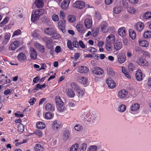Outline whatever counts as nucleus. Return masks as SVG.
Here are the masks:
<instances>
[{
    "instance_id": "obj_1",
    "label": "nucleus",
    "mask_w": 151,
    "mask_h": 151,
    "mask_svg": "<svg viewBox=\"0 0 151 151\" xmlns=\"http://www.w3.org/2000/svg\"><path fill=\"white\" fill-rule=\"evenodd\" d=\"M55 101L56 107L59 112H63L66 110V107L64 105V103L59 96L55 97Z\"/></svg>"
},
{
    "instance_id": "obj_2",
    "label": "nucleus",
    "mask_w": 151,
    "mask_h": 151,
    "mask_svg": "<svg viewBox=\"0 0 151 151\" xmlns=\"http://www.w3.org/2000/svg\"><path fill=\"white\" fill-rule=\"evenodd\" d=\"M44 11L43 9H38L33 11L31 15V20L32 22H35L38 20L40 16L42 14Z\"/></svg>"
},
{
    "instance_id": "obj_3",
    "label": "nucleus",
    "mask_w": 151,
    "mask_h": 151,
    "mask_svg": "<svg viewBox=\"0 0 151 151\" xmlns=\"http://www.w3.org/2000/svg\"><path fill=\"white\" fill-rule=\"evenodd\" d=\"M54 44L52 40L47 41L46 44V47L50 50V53L52 55H53L54 53Z\"/></svg>"
},
{
    "instance_id": "obj_4",
    "label": "nucleus",
    "mask_w": 151,
    "mask_h": 151,
    "mask_svg": "<svg viewBox=\"0 0 151 151\" xmlns=\"http://www.w3.org/2000/svg\"><path fill=\"white\" fill-rule=\"evenodd\" d=\"M137 63L140 66L147 67L149 65L148 61L143 58H141L137 59Z\"/></svg>"
},
{
    "instance_id": "obj_5",
    "label": "nucleus",
    "mask_w": 151,
    "mask_h": 151,
    "mask_svg": "<svg viewBox=\"0 0 151 151\" xmlns=\"http://www.w3.org/2000/svg\"><path fill=\"white\" fill-rule=\"evenodd\" d=\"M92 71L93 74L97 75H101L104 73V71L102 69L97 67L92 68Z\"/></svg>"
},
{
    "instance_id": "obj_6",
    "label": "nucleus",
    "mask_w": 151,
    "mask_h": 151,
    "mask_svg": "<svg viewBox=\"0 0 151 151\" xmlns=\"http://www.w3.org/2000/svg\"><path fill=\"white\" fill-rule=\"evenodd\" d=\"M85 6V3L83 1H76L73 4V6L74 8L79 9H82L84 8Z\"/></svg>"
},
{
    "instance_id": "obj_7",
    "label": "nucleus",
    "mask_w": 151,
    "mask_h": 151,
    "mask_svg": "<svg viewBox=\"0 0 151 151\" xmlns=\"http://www.w3.org/2000/svg\"><path fill=\"white\" fill-rule=\"evenodd\" d=\"M29 54L30 57L32 60H35L37 59V53L34 48L30 47Z\"/></svg>"
},
{
    "instance_id": "obj_8",
    "label": "nucleus",
    "mask_w": 151,
    "mask_h": 151,
    "mask_svg": "<svg viewBox=\"0 0 151 151\" xmlns=\"http://www.w3.org/2000/svg\"><path fill=\"white\" fill-rule=\"evenodd\" d=\"M108 24L106 21H103L100 25L101 31L104 33H106L108 31L107 27Z\"/></svg>"
},
{
    "instance_id": "obj_9",
    "label": "nucleus",
    "mask_w": 151,
    "mask_h": 151,
    "mask_svg": "<svg viewBox=\"0 0 151 151\" xmlns=\"http://www.w3.org/2000/svg\"><path fill=\"white\" fill-rule=\"evenodd\" d=\"M106 82L107 84L108 87L110 88L113 89L116 87V84L113 80L111 78H109L106 79Z\"/></svg>"
},
{
    "instance_id": "obj_10",
    "label": "nucleus",
    "mask_w": 151,
    "mask_h": 151,
    "mask_svg": "<svg viewBox=\"0 0 151 151\" xmlns=\"http://www.w3.org/2000/svg\"><path fill=\"white\" fill-rule=\"evenodd\" d=\"M128 94V91L125 89H122L119 91L118 93V97L121 99L125 98Z\"/></svg>"
},
{
    "instance_id": "obj_11",
    "label": "nucleus",
    "mask_w": 151,
    "mask_h": 151,
    "mask_svg": "<svg viewBox=\"0 0 151 151\" xmlns=\"http://www.w3.org/2000/svg\"><path fill=\"white\" fill-rule=\"evenodd\" d=\"M19 45V42L18 40H16L12 42L9 47V50H14L18 47Z\"/></svg>"
},
{
    "instance_id": "obj_12",
    "label": "nucleus",
    "mask_w": 151,
    "mask_h": 151,
    "mask_svg": "<svg viewBox=\"0 0 151 151\" xmlns=\"http://www.w3.org/2000/svg\"><path fill=\"white\" fill-rule=\"evenodd\" d=\"M84 25L87 29L91 28L93 25L92 18L91 17L86 18L84 21Z\"/></svg>"
},
{
    "instance_id": "obj_13",
    "label": "nucleus",
    "mask_w": 151,
    "mask_h": 151,
    "mask_svg": "<svg viewBox=\"0 0 151 151\" xmlns=\"http://www.w3.org/2000/svg\"><path fill=\"white\" fill-rule=\"evenodd\" d=\"M117 58L118 62L121 64L124 63L126 58L125 55L123 52L119 53L117 56Z\"/></svg>"
},
{
    "instance_id": "obj_14",
    "label": "nucleus",
    "mask_w": 151,
    "mask_h": 151,
    "mask_svg": "<svg viewBox=\"0 0 151 151\" xmlns=\"http://www.w3.org/2000/svg\"><path fill=\"white\" fill-rule=\"evenodd\" d=\"M17 59L20 62H22L26 60L27 57L24 53L21 52L18 55Z\"/></svg>"
},
{
    "instance_id": "obj_15",
    "label": "nucleus",
    "mask_w": 151,
    "mask_h": 151,
    "mask_svg": "<svg viewBox=\"0 0 151 151\" xmlns=\"http://www.w3.org/2000/svg\"><path fill=\"white\" fill-rule=\"evenodd\" d=\"M89 71V69L86 66H80L78 67V72L81 73L86 74Z\"/></svg>"
},
{
    "instance_id": "obj_16",
    "label": "nucleus",
    "mask_w": 151,
    "mask_h": 151,
    "mask_svg": "<svg viewBox=\"0 0 151 151\" xmlns=\"http://www.w3.org/2000/svg\"><path fill=\"white\" fill-rule=\"evenodd\" d=\"M135 29L138 32L141 31L144 28V24L141 22L137 23L134 26Z\"/></svg>"
},
{
    "instance_id": "obj_17",
    "label": "nucleus",
    "mask_w": 151,
    "mask_h": 151,
    "mask_svg": "<svg viewBox=\"0 0 151 151\" xmlns=\"http://www.w3.org/2000/svg\"><path fill=\"white\" fill-rule=\"evenodd\" d=\"M135 77L137 81H140L142 79V73L141 70L138 69L136 71Z\"/></svg>"
},
{
    "instance_id": "obj_18",
    "label": "nucleus",
    "mask_w": 151,
    "mask_h": 151,
    "mask_svg": "<svg viewBox=\"0 0 151 151\" xmlns=\"http://www.w3.org/2000/svg\"><path fill=\"white\" fill-rule=\"evenodd\" d=\"M10 37L11 34L10 33H5L4 37V39L2 41V44L4 45L6 44L9 42Z\"/></svg>"
},
{
    "instance_id": "obj_19",
    "label": "nucleus",
    "mask_w": 151,
    "mask_h": 151,
    "mask_svg": "<svg viewBox=\"0 0 151 151\" xmlns=\"http://www.w3.org/2000/svg\"><path fill=\"white\" fill-rule=\"evenodd\" d=\"M35 47L39 51L42 52H44L45 51L44 47L38 42H35L34 43Z\"/></svg>"
},
{
    "instance_id": "obj_20",
    "label": "nucleus",
    "mask_w": 151,
    "mask_h": 151,
    "mask_svg": "<svg viewBox=\"0 0 151 151\" xmlns=\"http://www.w3.org/2000/svg\"><path fill=\"white\" fill-rule=\"evenodd\" d=\"M70 2V0H64L61 4L62 9H66L68 7Z\"/></svg>"
},
{
    "instance_id": "obj_21",
    "label": "nucleus",
    "mask_w": 151,
    "mask_h": 151,
    "mask_svg": "<svg viewBox=\"0 0 151 151\" xmlns=\"http://www.w3.org/2000/svg\"><path fill=\"white\" fill-rule=\"evenodd\" d=\"M61 126V123L60 122L55 120L53 123L52 127L54 130H58L60 128Z\"/></svg>"
},
{
    "instance_id": "obj_22",
    "label": "nucleus",
    "mask_w": 151,
    "mask_h": 151,
    "mask_svg": "<svg viewBox=\"0 0 151 151\" xmlns=\"http://www.w3.org/2000/svg\"><path fill=\"white\" fill-rule=\"evenodd\" d=\"M119 35L122 37H124L126 35V29L124 27H123L119 28L118 30Z\"/></svg>"
},
{
    "instance_id": "obj_23",
    "label": "nucleus",
    "mask_w": 151,
    "mask_h": 151,
    "mask_svg": "<svg viewBox=\"0 0 151 151\" xmlns=\"http://www.w3.org/2000/svg\"><path fill=\"white\" fill-rule=\"evenodd\" d=\"M115 39V37L113 34H110L106 38V43H111L114 42Z\"/></svg>"
},
{
    "instance_id": "obj_24",
    "label": "nucleus",
    "mask_w": 151,
    "mask_h": 151,
    "mask_svg": "<svg viewBox=\"0 0 151 151\" xmlns=\"http://www.w3.org/2000/svg\"><path fill=\"white\" fill-rule=\"evenodd\" d=\"M78 81L82 84H85L87 83L88 79L85 77L79 76L77 77Z\"/></svg>"
},
{
    "instance_id": "obj_25",
    "label": "nucleus",
    "mask_w": 151,
    "mask_h": 151,
    "mask_svg": "<svg viewBox=\"0 0 151 151\" xmlns=\"http://www.w3.org/2000/svg\"><path fill=\"white\" fill-rule=\"evenodd\" d=\"M66 93L68 96L70 98H73L75 95V93L73 89L68 88L66 90Z\"/></svg>"
},
{
    "instance_id": "obj_26",
    "label": "nucleus",
    "mask_w": 151,
    "mask_h": 151,
    "mask_svg": "<svg viewBox=\"0 0 151 151\" xmlns=\"http://www.w3.org/2000/svg\"><path fill=\"white\" fill-rule=\"evenodd\" d=\"M70 135L69 131L68 130H65L63 132V141H66L68 139Z\"/></svg>"
},
{
    "instance_id": "obj_27",
    "label": "nucleus",
    "mask_w": 151,
    "mask_h": 151,
    "mask_svg": "<svg viewBox=\"0 0 151 151\" xmlns=\"http://www.w3.org/2000/svg\"><path fill=\"white\" fill-rule=\"evenodd\" d=\"M76 28L80 33H84L85 32V30L83 25L78 24L76 25Z\"/></svg>"
},
{
    "instance_id": "obj_28",
    "label": "nucleus",
    "mask_w": 151,
    "mask_h": 151,
    "mask_svg": "<svg viewBox=\"0 0 151 151\" xmlns=\"http://www.w3.org/2000/svg\"><path fill=\"white\" fill-rule=\"evenodd\" d=\"M58 25L60 29L63 33H64L65 32V22L62 20H60L58 22Z\"/></svg>"
},
{
    "instance_id": "obj_29",
    "label": "nucleus",
    "mask_w": 151,
    "mask_h": 151,
    "mask_svg": "<svg viewBox=\"0 0 151 151\" xmlns=\"http://www.w3.org/2000/svg\"><path fill=\"white\" fill-rule=\"evenodd\" d=\"M122 43L121 42L117 41L116 43H114V47L115 50H119L122 47Z\"/></svg>"
},
{
    "instance_id": "obj_30",
    "label": "nucleus",
    "mask_w": 151,
    "mask_h": 151,
    "mask_svg": "<svg viewBox=\"0 0 151 151\" xmlns=\"http://www.w3.org/2000/svg\"><path fill=\"white\" fill-rule=\"evenodd\" d=\"M45 109L47 111H53L55 110V107L52 104L48 103L46 105Z\"/></svg>"
},
{
    "instance_id": "obj_31",
    "label": "nucleus",
    "mask_w": 151,
    "mask_h": 151,
    "mask_svg": "<svg viewBox=\"0 0 151 151\" xmlns=\"http://www.w3.org/2000/svg\"><path fill=\"white\" fill-rule=\"evenodd\" d=\"M107 74L110 77H113L115 75L114 71L111 67H108L106 68Z\"/></svg>"
},
{
    "instance_id": "obj_32",
    "label": "nucleus",
    "mask_w": 151,
    "mask_h": 151,
    "mask_svg": "<svg viewBox=\"0 0 151 151\" xmlns=\"http://www.w3.org/2000/svg\"><path fill=\"white\" fill-rule=\"evenodd\" d=\"M44 3L42 0H36L35 4L38 8H42L43 6Z\"/></svg>"
},
{
    "instance_id": "obj_33",
    "label": "nucleus",
    "mask_w": 151,
    "mask_h": 151,
    "mask_svg": "<svg viewBox=\"0 0 151 151\" xmlns=\"http://www.w3.org/2000/svg\"><path fill=\"white\" fill-rule=\"evenodd\" d=\"M129 37L132 39H134L136 38V35L135 32L132 29H129Z\"/></svg>"
},
{
    "instance_id": "obj_34",
    "label": "nucleus",
    "mask_w": 151,
    "mask_h": 151,
    "mask_svg": "<svg viewBox=\"0 0 151 151\" xmlns=\"http://www.w3.org/2000/svg\"><path fill=\"white\" fill-rule=\"evenodd\" d=\"M140 107L139 104L137 103L134 104L132 105L131 107V110L132 111H136L139 109Z\"/></svg>"
},
{
    "instance_id": "obj_35",
    "label": "nucleus",
    "mask_w": 151,
    "mask_h": 151,
    "mask_svg": "<svg viewBox=\"0 0 151 151\" xmlns=\"http://www.w3.org/2000/svg\"><path fill=\"white\" fill-rule=\"evenodd\" d=\"M37 127L39 129H44L45 127V125L43 122H38L36 124Z\"/></svg>"
},
{
    "instance_id": "obj_36",
    "label": "nucleus",
    "mask_w": 151,
    "mask_h": 151,
    "mask_svg": "<svg viewBox=\"0 0 151 151\" xmlns=\"http://www.w3.org/2000/svg\"><path fill=\"white\" fill-rule=\"evenodd\" d=\"M54 29L50 27L47 28L44 30V32L47 35L51 36Z\"/></svg>"
},
{
    "instance_id": "obj_37",
    "label": "nucleus",
    "mask_w": 151,
    "mask_h": 151,
    "mask_svg": "<svg viewBox=\"0 0 151 151\" xmlns=\"http://www.w3.org/2000/svg\"><path fill=\"white\" fill-rule=\"evenodd\" d=\"M70 87L75 91H78L80 90L79 86L75 83L72 82L70 84Z\"/></svg>"
},
{
    "instance_id": "obj_38",
    "label": "nucleus",
    "mask_w": 151,
    "mask_h": 151,
    "mask_svg": "<svg viewBox=\"0 0 151 151\" xmlns=\"http://www.w3.org/2000/svg\"><path fill=\"white\" fill-rule=\"evenodd\" d=\"M51 36H52V38L55 40L59 39L60 37V35L59 34H58L57 32L55 30L53 31Z\"/></svg>"
},
{
    "instance_id": "obj_39",
    "label": "nucleus",
    "mask_w": 151,
    "mask_h": 151,
    "mask_svg": "<svg viewBox=\"0 0 151 151\" xmlns=\"http://www.w3.org/2000/svg\"><path fill=\"white\" fill-rule=\"evenodd\" d=\"M139 45L143 47H147L149 45V42L146 40H141L139 41Z\"/></svg>"
},
{
    "instance_id": "obj_40",
    "label": "nucleus",
    "mask_w": 151,
    "mask_h": 151,
    "mask_svg": "<svg viewBox=\"0 0 151 151\" xmlns=\"http://www.w3.org/2000/svg\"><path fill=\"white\" fill-rule=\"evenodd\" d=\"M34 148L36 151H42L44 149L43 147L40 144H36Z\"/></svg>"
},
{
    "instance_id": "obj_41",
    "label": "nucleus",
    "mask_w": 151,
    "mask_h": 151,
    "mask_svg": "<svg viewBox=\"0 0 151 151\" xmlns=\"http://www.w3.org/2000/svg\"><path fill=\"white\" fill-rule=\"evenodd\" d=\"M143 37L145 38H151V32L150 31H146L143 35Z\"/></svg>"
},
{
    "instance_id": "obj_42",
    "label": "nucleus",
    "mask_w": 151,
    "mask_h": 151,
    "mask_svg": "<svg viewBox=\"0 0 151 151\" xmlns=\"http://www.w3.org/2000/svg\"><path fill=\"white\" fill-rule=\"evenodd\" d=\"M135 65L132 63H130L128 66V70L129 72H133L135 69Z\"/></svg>"
},
{
    "instance_id": "obj_43",
    "label": "nucleus",
    "mask_w": 151,
    "mask_h": 151,
    "mask_svg": "<svg viewBox=\"0 0 151 151\" xmlns=\"http://www.w3.org/2000/svg\"><path fill=\"white\" fill-rule=\"evenodd\" d=\"M18 130L20 133H22L24 130V125L21 123L19 124L18 125Z\"/></svg>"
},
{
    "instance_id": "obj_44",
    "label": "nucleus",
    "mask_w": 151,
    "mask_h": 151,
    "mask_svg": "<svg viewBox=\"0 0 151 151\" xmlns=\"http://www.w3.org/2000/svg\"><path fill=\"white\" fill-rule=\"evenodd\" d=\"M78 146V144H75L71 147L70 151H77Z\"/></svg>"
},
{
    "instance_id": "obj_45",
    "label": "nucleus",
    "mask_w": 151,
    "mask_h": 151,
    "mask_svg": "<svg viewBox=\"0 0 151 151\" xmlns=\"http://www.w3.org/2000/svg\"><path fill=\"white\" fill-rule=\"evenodd\" d=\"M151 17V12H147L145 13L143 16V19H147Z\"/></svg>"
},
{
    "instance_id": "obj_46",
    "label": "nucleus",
    "mask_w": 151,
    "mask_h": 151,
    "mask_svg": "<svg viewBox=\"0 0 151 151\" xmlns=\"http://www.w3.org/2000/svg\"><path fill=\"white\" fill-rule=\"evenodd\" d=\"M92 35L93 37H95L97 36L99 33V29L98 28H94L92 30Z\"/></svg>"
},
{
    "instance_id": "obj_47",
    "label": "nucleus",
    "mask_w": 151,
    "mask_h": 151,
    "mask_svg": "<svg viewBox=\"0 0 151 151\" xmlns=\"http://www.w3.org/2000/svg\"><path fill=\"white\" fill-rule=\"evenodd\" d=\"M72 42L70 40H68L67 42V46L71 50H73L74 48L72 47Z\"/></svg>"
},
{
    "instance_id": "obj_48",
    "label": "nucleus",
    "mask_w": 151,
    "mask_h": 151,
    "mask_svg": "<svg viewBox=\"0 0 151 151\" xmlns=\"http://www.w3.org/2000/svg\"><path fill=\"white\" fill-rule=\"evenodd\" d=\"M54 115L51 112H47L45 114V117L47 119H50L52 118Z\"/></svg>"
},
{
    "instance_id": "obj_49",
    "label": "nucleus",
    "mask_w": 151,
    "mask_h": 151,
    "mask_svg": "<svg viewBox=\"0 0 151 151\" xmlns=\"http://www.w3.org/2000/svg\"><path fill=\"white\" fill-rule=\"evenodd\" d=\"M76 101L73 99L70 100L68 102V106L70 107H74L76 105Z\"/></svg>"
},
{
    "instance_id": "obj_50",
    "label": "nucleus",
    "mask_w": 151,
    "mask_h": 151,
    "mask_svg": "<svg viewBox=\"0 0 151 151\" xmlns=\"http://www.w3.org/2000/svg\"><path fill=\"white\" fill-rule=\"evenodd\" d=\"M122 8L120 7H116L113 9V11L115 14H118L121 11Z\"/></svg>"
},
{
    "instance_id": "obj_51",
    "label": "nucleus",
    "mask_w": 151,
    "mask_h": 151,
    "mask_svg": "<svg viewBox=\"0 0 151 151\" xmlns=\"http://www.w3.org/2000/svg\"><path fill=\"white\" fill-rule=\"evenodd\" d=\"M106 49L108 51L110 52L112 51L111 43H106Z\"/></svg>"
},
{
    "instance_id": "obj_52",
    "label": "nucleus",
    "mask_w": 151,
    "mask_h": 151,
    "mask_svg": "<svg viewBox=\"0 0 151 151\" xmlns=\"http://www.w3.org/2000/svg\"><path fill=\"white\" fill-rule=\"evenodd\" d=\"M69 21L70 22H74L76 19V17L73 15H69L68 17Z\"/></svg>"
},
{
    "instance_id": "obj_53",
    "label": "nucleus",
    "mask_w": 151,
    "mask_h": 151,
    "mask_svg": "<svg viewBox=\"0 0 151 151\" xmlns=\"http://www.w3.org/2000/svg\"><path fill=\"white\" fill-rule=\"evenodd\" d=\"M22 32L20 29H18L17 30L15 31L14 32L12 37H13L15 36H17L21 35Z\"/></svg>"
},
{
    "instance_id": "obj_54",
    "label": "nucleus",
    "mask_w": 151,
    "mask_h": 151,
    "mask_svg": "<svg viewBox=\"0 0 151 151\" xmlns=\"http://www.w3.org/2000/svg\"><path fill=\"white\" fill-rule=\"evenodd\" d=\"M97 148L96 146L92 145L88 149L87 151H97Z\"/></svg>"
},
{
    "instance_id": "obj_55",
    "label": "nucleus",
    "mask_w": 151,
    "mask_h": 151,
    "mask_svg": "<svg viewBox=\"0 0 151 151\" xmlns=\"http://www.w3.org/2000/svg\"><path fill=\"white\" fill-rule=\"evenodd\" d=\"M34 134L39 136L40 137H42V132L41 130H36L35 131Z\"/></svg>"
},
{
    "instance_id": "obj_56",
    "label": "nucleus",
    "mask_w": 151,
    "mask_h": 151,
    "mask_svg": "<svg viewBox=\"0 0 151 151\" xmlns=\"http://www.w3.org/2000/svg\"><path fill=\"white\" fill-rule=\"evenodd\" d=\"M119 109L120 111L121 112H123L126 110V106L124 105H121L119 106Z\"/></svg>"
},
{
    "instance_id": "obj_57",
    "label": "nucleus",
    "mask_w": 151,
    "mask_h": 151,
    "mask_svg": "<svg viewBox=\"0 0 151 151\" xmlns=\"http://www.w3.org/2000/svg\"><path fill=\"white\" fill-rule=\"evenodd\" d=\"M127 11L129 12L131 14H134L136 12V10L133 7H128Z\"/></svg>"
},
{
    "instance_id": "obj_58",
    "label": "nucleus",
    "mask_w": 151,
    "mask_h": 151,
    "mask_svg": "<svg viewBox=\"0 0 151 151\" xmlns=\"http://www.w3.org/2000/svg\"><path fill=\"white\" fill-rule=\"evenodd\" d=\"M52 20L55 22L58 21L59 20L58 16L56 14H54L52 16Z\"/></svg>"
},
{
    "instance_id": "obj_59",
    "label": "nucleus",
    "mask_w": 151,
    "mask_h": 151,
    "mask_svg": "<svg viewBox=\"0 0 151 151\" xmlns=\"http://www.w3.org/2000/svg\"><path fill=\"white\" fill-rule=\"evenodd\" d=\"M75 129L77 131H80L83 129V127L79 124L76 125L74 127Z\"/></svg>"
},
{
    "instance_id": "obj_60",
    "label": "nucleus",
    "mask_w": 151,
    "mask_h": 151,
    "mask_svg": "<svg viewBox=\"0 0 151 151\" xmlns=\"http://www.w3.org/2000/svg\"><path fill=\"white\" fill-rule=\"evenodd\" d=\"M55 51L57 54H58L60 52H62L60 47L59 46H57L55 48Z\"/></svg>"
},
{
    "instance_id": "obj_61",
    "label": "nucleus",
    "mask_w": 151,
    "mask_h": 151,
    "mask_svg": "<svg viewBox=\"0 0 151 151\" xmlns=\"http://www.w3.org/2000/svg\"><path fill=\"white\" fill-rule=\"evenodd\" d=\"M72 45L73 47H75L76 48H79L78 42H77L76 40L73 41L72 42Z\"/></svg>"
},
{
    "instance_id": "obj_62",
    "label": "nucleus",
    "mask_w": 151,
    "mask_h": 151,
    "mask_svg": "<svg viewBox=\"0 0 151 151\" xmlns=\"http://www.w3.org/2000/svg\"><path fill=\"white\" fill-rule=\"evenodd\" d=\"M36 100V99L35 98H33L30 99L29 101V103L31 105H33L35 103Z\"/></svg>"
},
{
    "instance_id": "obj_63",
    "label": "nucleus",
    "mask_w": 151,
    "mask_h": 151,
    "mask_svg": "<svg viewBox=\"0 0 151 151\" xmlns=\"http://www.w3.org/2000/svg\"><path fill=\"white\" fill-rule=\"evenodd\" d=\"M8 19L6 18H5L4 20L0 23V26H4L8 22Z\"/></svg>"
},
{
    "instance_id": "obj_64",
    "label": "nucleus",
    "mask_w": 151,
    "mask_h": 151,
    "mask_svg": "<svg viewBox=\"0 0 151 151\" xmlns=\"http://www.w3.org/2000/svg\"><path fill=\"white\" fill-rule=\"evenodd\" d=\"M77 91L79 96H83L84 95L85 91L83 90L80 89V90Z\"/></svg>"
}]
</instances>
